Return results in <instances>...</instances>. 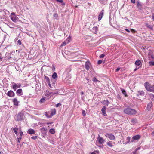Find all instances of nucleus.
Returning <instances> with one entry per match:
<instances>
[{
    "label": "nucleus",
    "mask_w": 154,
    "mask_h": 154,
    "mask_svg": "<svg viewBox=\"0 0 154 154\" xmlns=\"http://www.w3.org/2000/svg\"><path fill=\"white\" fill-rule=\"evenodd\" d=\"M124 112L125 113L130 115H134L137 113V111L134 109L130 108L125 109Z\"/></svg>",
    "instance_id": "obj_1"
},
{
    "label": "nucleus",
    "mask_w": 154,
    "mask_h": 154,
    "mask_svg": "<svg viewBox=\"0 0 154 154\" xmlns=\"http://www.w3.org/2000/svg\"><path fill=\"white\" fill-rule=\"evenodd\" d=\"M144 85L148 91L154 92V85H152L148 82H145Z\"/></svg>",
    "instance_id": "obj_2"
},
{
    "label": "nucleus",
    "mask_w": 154,
    "mask_h": 154,
    "mask_svg": "<svg viewBox=\"0 0 154 154\" xmlns=\"http://www.w3.org/2000/svg\"><path fill=\"white\" fill-rule=\"evenodd\" d=\"M10 18L11 20L15 23L17 22L19 20V18L16 16L15 13L14 12L11 13Z\"/></svg>",
    "instance_id": "obj_3"
},
{
    "label": "nucleus",
    "mask_w": 154,
    "mask_h": 154,
    "mask_svg": "<svg viewBox=\"0 0 154 154\" xmlns=\"http://www.w3.org/2000/svg\"><path fill=\"white\" fill-rule=\"evenodd\" d=\"M15 118L16 120L17 121H21L23 119V114L21 113H20L15 116Z\"/></svg>",
    "instance_id": "obj_4"
},
{
    "label": "nucleus",
    "mask_w": 154,
    "mask_h": 154,
    "mask_svg": "<svg viewBox=\"0 0 154 154\" xmlns=\"http://www.w3.org/2000/svg\"><path fill=\"white\" fill-rule=\"evenodd\" d=\"M13 85L12 86V88L14 91H16V89L19 88L21 87V84L20 83L16 84L14 82H13Z\"/></svg>",
    "instance_id": "obj_5"
},
{
    "label": "nucleus",
    "mask_w": 154,
    "mask_h": 154,
    "mask_svg": "<svg viewBox=\"0 0 154 154\" xmlns=\"http://www.w3.org/2000/svg\"><path fill=\"white\" fill-rule=\"evenodd\" d=\"M105 136L107 137H108L111 140H114L115 139V137L114 135L112 134L107 133L105 134Z\"/></svg>",
    "instance_id": "obj_6"
},
{
    "label": "nucleus",
    "mask_w": 154,
    "mask_h": 154,
    "mask_svg": "<svg viewBox=\"0 0 154 154\" xmlns=\"http://www.w3.org/2000/svg\"><path fill=\"white\" fill-rule=\"evenodd\" d=\"M97 140L98 141L99 143L100 144H103L105 141L104 140L102 137H100V135H98Z\"/></svg>",
    "instance_id": "obj_7"
},
{
    "label": "nucleus",
    "mask_w": 154,
    "mask_h": 154,
    "mask_svg": "<svg viewBox=\"0 0 154 154\" xmlns=\"http://www.w3.org/2000/svg\"><path fill=\"white\" fill-rule=\"evenodd\" d=\"M140 136L139 135H137L133 136L131 139V141L133 142L134 141V140H138L140 138Z\"/></svg>",
    "instance_id": "obj_8"
},
{
    "label": "nucleus",
    "mask_w": 154,
    "mask_h": 154,
    "mask_svg": "<svg viewBox=\"0 0 154 154\" xmlns=\"http://www.w3.org/2000/svg\"><path fill=\"white\" fill-rule=\"evenodd\" d=\"M7 95L10 97H13L14 96L15 94L12 91L10 90L8 92Z\"/></svg>",
    "instance_id": "obj_9"
},
{
    "label": "nucleus",
    "mask_w": 154,
    "mask_h": 154,
    "mask_svg": "<svg viewBox=\"0 0 154 154\" xmlns=\"http://www.w3.org/2000/svg\"><path fill=\"white\" fill-rule=\"evenodd\" d=\"M16 94L19 96H20L23 94V91L21 89H17L16 91Z\"/></svg>",
    "instance_id": "obj_10"
},
{
    "label": "nucleus",
    "mask_w": 154,
    "mask_h": 154,
    "mask_svg": "<svg viewBox=\"0 0 154 154\" xmlns=\"http://www.w3.org/2000/svg\"><path fill=\"white\" fill-rule=\"evenodd\" d=\"M104 14V10L102 9L100 12V14H99L98 17V20L99 21H100L101 19L103 17Z\"/></svg>",
    "instance_id": "obj_11"
},
{
    "label": "nucleus",
    "mask_w": 154,
    "mask_h": 154,
    "mask_svg": "<svg viewBox=\"0 0 154 154\" xmlns=\"http://www.w3.org/2000/svg\"><path fill=\"white\" fill-rule=\"evenodd\" d=\"M137 8L139 10H142V5L140 3L139 1H137Z\"/></svg>",
    "instance_id": "obj_12"
},
{
    "label": "nucleus",
    "mask_w": 154,
    "mask_h": 154,
    "mask_svg": "<svg viewBox=\"0 0 154 154\" xmlns=\"http://www.w3.org/2000/svg\"><path fill=\"white\" fill-rule=\"evenodd\" d=\"M27 133L30 134L32 135L35 134V131L33 129H30L27 131Z\"/></svg>",
    "instance_id": "obj_13"
},
{
    "label": "nucleus",
    "mask_w": 154,
    "mask_h": 154,
    "mask_svg": "<svg viewBox=\"0 0 154 154\" xmlns=\"http://www.w3.org/2000/svg\"><path fill=\"white\" fill-rule=\"evenodd\" d=\"M13 101L14 105L16 106H18L19 101H18L17 99L16 98H14L13 99Z\"/></svg>",
    "instance_id": "obj_14"
},
{
    "label": "nucleus",
    "mask_w": 154,
    "mask_h": 154,
    "mask_svg": "<svg viewBox=\"0 0 154 154\" xmlns=\"http://www.w3.org/2000/svg\"><path fill=\"white\" fill-rule=\"evenodd\" d=\"M145 26L148 28L150 29L151 30L153 29V25L149 24L148 23H146Z\"/></svg>",
    "instance_id": "obj_15"
},
{
    "label": "nucleus",
    "mask_w": 154,
    "mask_h": 154,
    "mask_svg": "<svg viewBox=\"0 0 154 154\" xmlns=\"http://www.w3.org/2000/svg\"><path fill=\"white\" fill-rule=\"evenodd\" d=\"M90 64V62L89 61H87L85 62V67L87 70H88L89 69V65Z\"/></svg>",
    "instance_id": "obj_16"
},
{
    "label": "nucleus",
    "mask_w": 154,
    "mask_h": 154,
    "mask_svg": "<svg viewBox=\"0 0 154 154\" xmlns=\"http://www.w3.org/2000/svg\"><path fill=\"white\" fill-rule=\"evenodd\" d=\"M106 108L105 106H103V107L101 109L102 113L104 116H106Z\"/></svg>",
    "instance_id": "obj_17"
},
{
    "label": "nucleus",
    "mask_w": 154,
    "mask_h": 154,
    "mask_svg": "<svg viewBox=\"0 0 154 154\" xmlns=\"http://www.w3.org/2000/svg\"><path fill=\"white\" fill-rule=\"evenodd\" d=\"M152 104H153L152 102H150L148 104L147 106V109L148 110H150L151 107L152 106Z\"/></svg>",
    "instance_id": "obj_18"
},
{
    "label": "nucleus",
    "mask_w": 154,
    "mask_h": 154,
    "mask_svg": "<svg viewBox=\"0 0 154 154\" xmlns=\"http://www.w3.org/2000/svg\"><path fill=\"white\" fill-rule=\"evenodd\" d=\"M137 93L136 94L137 96L138 97L139 95L143 96L144 95V92L142 91H138Z\"/></svg>",
    "instance_id": "obj_19"
},
{
    "label": "nucleus",
    "mask_w": 154,
    "mask_h": 154,
    "mask_svg": "<svg viewBox=\"0 0 154 154\" xmlns=\"http://www.w3.org/2000/svg\"><path fill=\"white\" fill-rule=\"evenodd\" d=\"M121 92L122 93V94L124 95L125 96V97H128V95L127 94L126 91L124 89H123V88H121Z\"/></svg>",
    "instance_id": "obj_20"
},
{
    "label": "nucleus",
    "mask_w": 154,
    "mask_h": 154,
    "mask_svg": "<svg viewBox=\"0 0 154 154\" xmlns=\"http://www.w3.org/2000/svg\"><path fill=\"white\" fill-rule=\"evenodd\" d=\"M56 112V110L55 109H52L51 115V116L55 115Z\"/></svg>",
    "instance_id": "obj_21"
},
{
    "label": "nucleus",
    "mask_w": 154,
    "mask_h": 154,
    "mask_svg": "<svg viewBox=\"0 0 154 154\" xmlns=\"http://www.w3.org/2000/svg\"><path fill=\"white\" fill-rule=\"evenodd\" d=\"M141 61L140 60H136L135 63V65H137V66H139V65H140V64H141Z\"/></svg>",
    "instance_id": "obj_22"
},
{
    "label": "nucleus",
    "mask_w": 154,
    "mask_h": 154,
    "mask_svg": "<svg viewBox=\"0 0 154 154\" xmlns=\"http://www.w3.org/2000/svg\"><path fill=\"white\" fill-rule=\"evenodd\" d=\"M57 75L55 72H54L52 75V77L54 79H55L57 77Z\"/></svg>",
    "instance_id": "obj_23"
},
{
    "label": "nucleus",
    "mask_w": 154,
    "mask_h": 154,
    "mask_svg": "<svg viewBox=\"0 0 154 154\" xmlns=\"http://www.w3.org/2000/svg\"><path fill=\"white\" fill-rule=\"evenodd\" d=\"M131 140V138L129 137H127L126 139V142L125 143V144H127L129 143L130 142Z\"/></svg>",
    "instance_id": "obj_24"
},
{
    "label": "nucleus",
    "mask_w": 154,
    "mask_h": 154,
    "mask_svg": "<svg viewBox=\"0 0 154 154\" xmlns=\"http://www.w3.org/2000/svg\"><path fill=\"white\" fill-rule=\"evenodd\" d=\"M49 132L51 134H54L55 133V129L54 128H51L49 130Z\"/></svg>",
    "instance_id": "obj_25"
},
{
    "label": "nucleus",
    "mask_w": 154,
    "mask_h": 154,
    "mask_svg": "<svg viewBox=\"0 0 154 154\" xmlns=\"http://www.w3.org/2000/svg\"><path fill=\"white\" fill-rule=\"evenodd\" d=\"M44 77L45 79V80L47 83L49 82H50L49 78L48 77L46 76H44Z\"/></svg>",
    "instance_id": "obj_26"
},
{
    "label": "nucleus",
    "mask_w": 154,
    "mask_h": 154,
    "mask_svg": "<svg viewBox=\"0 0 154 154\" xmlns=\"http://www.w3.org/2000/svg\"><path fill=\"white\" fill-rule=\"evenodd\" d=\"M132 123L135 124L137 122V120L135 118H133L131 120Z\"/></svg>",
    "instance_id": "obj_27"
},
{
    "label": "nucleus",
    "mask_w": 154,
    "mask_h": 154,
    "mask_svg": "<svg viewBox=\"0 0 154 154\" xmlns=\"http://www.w3.org/2000/svg\"><path fill=\"white\" fill-rule=\"evenodd\" d=\"M18 128H14L13 129V131L15 132V134L16 135H17V133H18L17 130H18Z\"/></svg>",
    "instance_id": "obj_28"
},
{
    "label": "nucleus",
    "mask_w": 154,
    "mask_h": 154,
    "mask_svg": "<svg viewBox=\"0 0 154 154\" xmlns=\"http://www.w3.org/2000/svg\"><path fill=\"white\" fill-rule=\"evenodd\" d=\"M93 30L94 32H95L96 33L97 32V31L98 30V27L97 26H95L93 27L92 29Z\"/></svg>",
    "instance_id": "obj_29"
},
{
    "label": "nucleus",
    "mask_w": 154,
    "mask_h": 154,
    "mask_svg": "<svg viewBox=\"0 0 154 154\" xmlns=\"http://www.w3.org/2000/svg\"><path fill=\"white\" fill-rule=\"evenodd\" d=\"M103 103L104 105L106 106H108L109 104V101L108 100H104L103 101Z\"/></svg>",
    "instance_id": "obj_30"
},
{
    "label": "nucleus",
    "mask_w": 154,
    "mask_h": 154,
    "mask_svg": "<svg viewBox=\"0 0 154 154\" xmlns=\"http://www.w3.org/2000/svg\"><path fill=\"white\" fill-rule=\"evenodd\" d=\"M106 144L108 146L111 147H112L113 146L111 143L110 142H108L106 143Z\"/></svg>",
    "instance_id": "obj_31"
},
{
    "label": "nucleus",
    "mask_w": 154,
    "mask_h": 154,
    "mask_svg": "<svg viewBox=\"0 0 154 154\" xmlns=\"http://www.w3.org/2000/svg\"><path fill=\"white\" fill-rule=\"evenodd\" d=\"M45 101V100L44 98H42L40 99L39 102L40 103H42L43 102H44Z\"/></svg>",
    "instance_id": "obj_32"
},
{
    "label": "nucleus",
    "mask_w": 154,
    "mask_h": 154,
    "mask_svg": "<svg viewBox=\"0 0 154 154\" xmlns=\"http://www.w3.org/2000/svg\"><path fill=\"white\" fill-rule=\"evenodd\" d=\"M51 81L52 82V86H54V85L56 82V80L54 79L51 80Z\"/></svg>",
    "instance_id": "obj_33"
},
{
    "label": "nucleus",
    "mask_w": 154,
    "mask_h": 154,
    "mask_svg": "<svg viewBox=\"0 0 154 154\" xmlns=\"http://www.w3.org/2000/svg\"><path fill=\"white\" fill-rule=\"evenodd\" d=\"M58 2L60 3H62V5H65V4L63 2L62 0H56Z\"/></svg>",
    "instance_id": "obj_34"
},
{
    "label": "nucleus",
    "mask_w": 154,
    "mask_h": 154,
    "mask_svg": "<svg viewBox=\"0 0 154 154\" xmlns=\"http://www.w3.org/2000/svg\"><path fill=\"white\" fill-rule=\"evenodd\" d=\"M53 16L56 19H57L58 17V15L57 13H54L53 14Z\"/></svg>",
    "instance_id": "obj_35"
},
{
    "label": "nucleus",
    "mask_w": 154,
    "mask_h": 154,
    "mask_svg": "<svg viewBox=\"0 0 154 154\" xmlns=\"http://www.w3.org/2000/svg\"><path fill=\"white\" fill-rule=\"evenodd\" d=\"M150 96L152 100H154V94H150Z\"/></svg>",
    "instance_id": "obj_36"
},
{
    "label": "nucleus",
    "mask_w": 154,
    "mask_h": 154,
    "mask_svg": "<svg viewBox=\"0 0 154 154\" xmlns=\"http://www.w3.org/2000/svg\"><path fill=\"white\" fill-rule=\"evenodd\" d=\"M149 63L150 65L154 66V61H149Z\"/></svg>",
    "instance_id": "obj_37"
},
{
    "label": "nucleus",
    "mask_w": 154,
    "mask_h": 154,
    "mask_svg": "<svg viewBox=\"0 0 154 154\" xmlns=\"http://www.w3.org/2000/svg\"><path fill=\"white\" fill-rule=\"evenodd\" d=\"M82 115L84 116H85L86 115L85 111V110H82Z\"/></svg>",
    "instance_id": "obj_38"
},
{
    "label": "nucleus",
    "mask_w": 154,
    "mask_h": 154,
    "mask_svg": "<svg viewBox=\"0 0 154 154\" xmlns=\"http://www.w3.org/2000/svg\"><path fill=\"white\" fill-rule=\"evenodd\" d=\"M93 82H97L98 81V80L95 77H94V78H93Z\"/></svg>",
    "instance_id": "obj_39"
},
{
    "label": "nucleus",
    "mask_w": 154,
    "mask_h": 154,
    "mask_svg": "<svg viewBox=\"0 0 154 154\" xmlns=\"http://www.w3.org/2000/svg\"><path fill=\"white\" fill-rule=\"evenodd\" d=\"M41 130L42 131H46L47 130V129L43 127V128H42L41 129Z\"/></svg>",
    "instance_id": "obj_40"
},
{
    "label": "nucleus",
    "mask_w": 154,
    "mask_h": 154,
    "mask_svg": "<svg viewBox=\"0 0 154 154\" xmlns=\"http://www.w3.org/2000/svg\"><path fill=\"white\" fill-rule=\"evenodd\" d=\"M66 44V43L65 41L63 42L61 45V46H65Z\"/></svg>",
    "instance_id": "obj_41"
},
{
    "label": "nucleus",
    "mask_w": 154,
    "mask_h": 154,
    "mask_svg": "<svg viewBox=\"0 0 154 154\" xmlns=\"http://www.w3.org/2000/svg\"><path fill=\"white\" fill-rule=\"evenodd\" d=\"M102 62V60H99L97 62V64H101Z\"/></svg>",
    "instance_id": "obj_42"
},
{
    "label": "nucleus",
    "mask_w": 154,
    "mask_h": 154,
    "mask_svg": "<svg viewBox=\"0 0 154 154\" xmlns=\"http://www.w3.org/2000/svg\"><path fill=\"white\" fill-rule=\"evenodd\" d=\"M37 136H32V137H31V138L32 139L35 140V139H36L37 138Z\"/></svg>",
    "instance_id": "obj_43"
},
{
    "label": "nucleus",
    "mask_w": 154,
    "mask_h": 154,
    "mask_svg": "<svg viewBox=\"0 0 154 154\" xmlns=\"http://www.w3.org/2000/svg\"><path fill=\"white\" fill-rule=\"evenodd\" d=\"M105 54H102L100 55V58H103L105 56Z\"/></svg>",
    "instance_id": "obj_44"
},
{
    "label": "nucleus",
    "mask_w": 154,
    "mask_h": 154,
    "mask_svg": "<svg viewBox=\"0 0 154 154\" xmlns=\"http://www.w3.org/2000/svg\"><path fill=\"white\" fill-rule=\"evenodd\" d=\"M61 105V103H57L56 105V107H57L59 106H60Z\"/></svg>",
    "instance_id": "obj_45"
},
{
    "label": "nucleus",
    "mask_w": 154,
    "mask_h": 154,
    "mask_svg": "<svg viewBox=\"0 0 154 154\" xmlns=\"http://www.w3.org/2000/svg\"><path fill=\"white\" fill-rule=\"evenodd\" d=\"M17 43L19 45H20L21 44V41L20 40H19L17 41Z\"/></svg>",
    "instance_id": "obj_46"
},
{
    "label": "nucleus",
    "mask_w": 154,
    "mask_h": 154,
    "mask_svg": "<svg viewBox=\"0 0 154 154\" xmlns=\"http://www.w3.org/2000/svg\"><path fill=\"white\" fill-rule=\"evenodd\" d=\"M20 136V137H22L23 135V133L22 131H20L19 133Z\"/></svg>",
    "instance_id": "obj_47"
},
{
    "label": "nucleus",
    "mask_w": 154,
    "mask_h": 154,
    "mask_svg": "<svg viewBox=\"0 0 154 154\" xmlns=\"http://www.w3.org/2000/svg\"><path fill=\"white\" fill-rule=\"evenodd\" d=\"M131 32H133V33L136 32V31L135 30L133 29H131Z\"/></svg>",
    "instance_id": "obj_48"
},
{
    "label": "nucleus",
    "mask_w": 154,
    "mask_h": 154,
    "mask_svg": "<svg viewBox=\"0 0 154 154\" xmlns=\"http://www.w3.org/2000/svg\"><path fill=\"white\" fill-rule=\"evenodd\" d=\"M47 83H48V85L50 88H53V87L51 86V85L50 84V82H48Z\"/></svg>",
    "instance_id": "obj_49"
},
{
    "label": "nucleus",
    "mask_w": 154,
    "mask_h": 154,
    "mask_svg": "<svg viewBox=\"0 0 154 154\" xmlns=\"http://www.w3.org/2000/svg\"><path fill=\"white\" fill-rule=\"evenodd\" d=\"M22 138L21 137H20L18 138V142L19 143L20 142L21 140V139Z\"/></svg>",
    "instance_id": "obj_50"
},
{
    "label": "nucleus",
    "mask_w": 154,
    "mask_h": 154,
    "mask_svg": "<svg viewBox=\"0 0 154 154\" xmlns=\"http://www.w3.org/2000/svg\"><path fill=\"white\" fill-rule=\"evenodd\" d=\"M3 58V57L1 54H0V61H1Z\"/></svg>",
    "instance_id": "obj_51"
},
{
    "label": "nucleus",
    "mask_w": 154,
    "mask_h": 154,
    "mask_svg": "<svg viewBox=\"0 0 154 154\" xmlns=\"http://www.w3.org/2000/svg\"><path fill=\"white\" fill-rule=\"evenodd\" d=\"M120 67L117 68L116 69V72H118L120 70Z\"/></svg>",
    "instance_id": "obj_52"
},
{
    "label": "nucleus",
    "mask_w": 154,
    "mask_h": 154,
    "mask_svg": "<svg viewBox=\"0 0 154 154\" xmlns=\"http://www.w3.org/2000/svg\"><path fill=\"white\" fill-rule=\"evenodd\" d=\"M131 2L133 4H134L135 3V0H131Z\"/></svg>",
    "instance_id": "obj_53"
},
{
    "label": "nucleus",
    "mask_w": 154,
    "mask_h": 154,
    "mask_svg": "<svg viewBox=\"0 0 154 154\" xmlns=\"http://www.w3.org/2000/svg\"><path fill=\"white\" fill-rule=\"evenodd\" d=\"M152 19L153 20H154V13H153L152 14Z\"/></svg>",
    "instance_id": "obj_54"
},
{
    "label": "nucleus",
    "mask_w": 154,
    "mask_h": 154,
    "mask_svg": "<svg viewBox=\"0 0 154 154\" xmlns=\"http://www.w3.org/2000/svg\"><path fill=\"white\" fill-rule=\"evenodd\" d=\"M52 69L53 71H54L55 70V67L54 66H53V68H52Z\"/></svg>",
    "instance_id": "obj_55"
},
{
    "label": "nucleus",
    "mask_w": 154,
    "mask_h": 154,
    "mask_svg": "<svg viewBox=\"0 0 154 154\" xmlns=\"http://www.w3.org/2000/svg\"><path fill=\"white\" fill-rule=\"evenodd\" d=\"M125 30L126 31H127V32H130L129 30L127 29H125Z\"/></svg>",
    "instance_id": "obj_56"
},
{
    "label": "nucleus",
    "mask_w": 154,
    "mask_h": 154,
    "mask_svg": "<svg viewBox=\"0 0 154 154\" xmlns=\"http://www.w3.org/2000/svg\"><path fill=\"white\" fill-rule=\"evenodd\" d=\"M100 148H103V145H97Z\"/></svg>",
    "instance_id": "obj_57"
},
{
    "label": "nucleus",
    "mask_w": 154,
    "mask_h": 154,
    "mask_svg": "<svg viewBox=\"0 0 154 154\" xmlns=\"http://www.w3.org/2000/svg\"><path fill=\"white\" fill-rule=\"evenodd\" d=\"M117 97L119 99H121V97L119 95H117Z\"/></svg>",
    "instance_id": "obj_58"
},
{
    "label": "nucleus",
    "mask_w": 154,
    "mask_h": 154,
    "mask_svg": "<svg viewBox=\"0 0 154 154\" xmlns=\"http://www.w3.org/2000/svg\"><path fill=\"white\" fill-rule=\"evenodd\" d=\"M136 152V150L135 151H133V154H135Z\"/></svg>",
    "instance_id": "obj_59"
},
{
    "label": "nucleus",
    "mask_w": 154,
    "mask_h": 154,
    "mask_svg": "<svg viewBox=\"0 0 154 154\" xmlns=\"http://www.w3.org/2000/svg\"><path fill=\"white\" fill-rule=\"evenodd\" d=\"M149 0H147V2H146V5H148V2H149Z\"/></svg>",
    "instance_id": "obj_60"
},
{
    "label": "nucleus",
    "mask_w": 154,
    "mask_h": 154,
    "mask_svg": "<svg viewBox=\"0 0 154 154\" xmlns=\"http://www.w3.org/2000/svg\"><path fill=\"white\" fill-rule=\"evenodd\" d=\"M150 56H151V57L152 59H154V57H153V55H150Z\"/></svg>",
    "instance_id": "obj_61"
},
{
    "label": "nucleus",
    "mask_w": 154,
    "mask_h": 154,
    "mask_svg": "<svg viewBox=\"0 0 154 154\" xmlns=\"http://www.w3.org/2000/svg\"><path fill=\"white\" fill-rule=\"evenodd\" d=\"M152 134L153 135V136H154V131H153L152 133Z\"/></svg>",
    "instance_id": "obj_62"
},
{
    "label": "nucleus",
    "mask_w": 154,
    "mask_h": 154,
    "mask_svg": "<svg viewBox=\"0 0 154 154\" xmlns=\"http://www.w3.org/2000/svg\"><path fill=\"white\" fill-rule=\"evenodd\" d=\"M81 95H83L84 94V93L82 91L81 92Z\"/></svg>",
    "instance_id": "obj_63"
},
{
    "label": "nucleus",
    "mask_w": 154,
    "mask_h": 154,
    "mask_svg": "<svg viewBox=\"0 0 154 154\" xmlns=\"http://www.w3.org/2000/svg\"><path fill=\"white\" fill-rule=\"evenodd\" d=\"M138 69V68H136L134 70V71H136V70H137V69Z\"/></svg>",
    "instance_id": "obj_64"
}]
</instances>
